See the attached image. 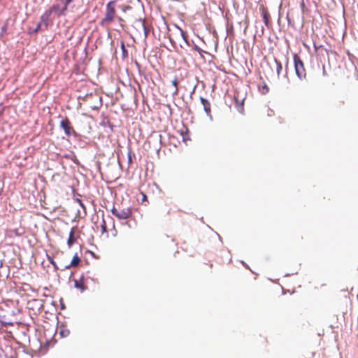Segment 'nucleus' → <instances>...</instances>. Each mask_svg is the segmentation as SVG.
<instances>
[{"label":"nucleus","mask_w":358,"mask_h":358,"mask_svg":"<svg viewBox=\"0 0 358 358\" xmlns=\"http://www.w3.org/2000/svg\"><path fill=\"white\" fill-rule=\"evenodd\" d=\"M76 201L79 203V205H80V206L81 208H83V209H85V205H84V203H83V201H82V200H81V199H76Z\"/></svg>","instance_id":"c756f323"},{"label":"nucleus","mask_w":358,"mask_h":358,"mask_svg":"<svg viewBox=\"0 0 358 358\" xmlns=\"http://www.w3.org/2000/svg\"><path fill=\"white\" fill-rule=\"evenodd\" d=\"M274 62L276 64V72L278 76H280V73L282 69V65L280 61H278L275 57H274Z\"/></svg>","instance_id":"dca6fc26"},{"label":"nucleus","mask_w":358,"mask_h":358,"mask_svg":"<svg viewBox=\"0 0 358 358\" xmlns=\"http://www.w3.org/2000/svg\"><path fill=\"white\" fill-rule=\"evenodd\" d=\"M87 252L90 253V255L94 258V259H99V256H97L93 251H91L90 250H87Z\"/></svg>","instance_id":"c85d7f7f"},{"label":"nucleus","mask_w":358,"mask_h":358,"mask_svg":"<svg viewBox=\"0 0 358 358\" xmlns=\"http://www.w3.org/2000/svg\"><path fill=\"white\" fill-rule=\"evenodd\" d=\"M241 263L246 268H249V266L248 265L243 261H241Z\"/></svg>","instance_id":"4c0bfd02"},{"label":"nucleus","mask_w":358,"mask_h":358,"mask_svg":"<svg viewBox=\"0 0 358 358\" xmlns=\"http://www.w3.org/2000/svg\"><path fill=\"white\" fill-rule=\"evenodd\" d=\"M119 20H120V22L123 21V20L121 17H119Z\"/></svg>","instance_id":"3c124183"},{"label":"nucleus","mask_w":358,"mask_h":358,"mask_svg":"<svg viewBox=\"0 0 358 358\" xmlns=\"http://www.w3.org/2000/svg\"><path fill=\"white\" fill-rule=\"evenodd\" d=\"M180 134L182 136V141H185L187 140L186 136H187V134L186 132L184 133V132L182 131Z\"/></svg>","instance_id":"f704fd0d"},{"label":"nucleus","mask_w":358,"mask_h":358,"mask_svg":"<svg viewBox=\"0 0 358 358\" xmlns=\"http://www.w3.org/2000/svg\"><path fill=\"white\" fill-rule=\"evenodd\" d=\"M268 90H269L268 87L265 83H264V86H263L262 90V93L263 94H267L268 92Z\"/></svg>","instance_id":"b1692460"},{"label":"nucleus","mask_w":358,"mask_h":358,"mask_svg":"<svg viewBox=\"0 0 358 358\" xmlns=\"http://www.w3.org/2000/svg\"><path fill=\"white\" fill-rule=\"evenodd\" d=\"M136 22H140L141 24V27H142V29L143 31V35H144V42L146 43V41H147V38H148V34L150 32V29L147 27L145 22V20H143L142 18H139L136 20Z\"/></svg>","instance_id":"1a4fd4ad"},{"label":"nucleus","mask_w":358,"mask_h":358,"mask_svg":"<svg viewBox=\"0 0 358 358\" xmlns=\"http://www.w3.org/2000/svg\"><path fill=\"white\" fill-rule=\"evenodd\" d=\"M127 158H128V163L130 164L132 163V158L131 155V151L129 150L127 154Z\"/></svg>","instance_id":"7c9ffc66"},{"label":"nucleus","mask_w":358,"mask_h":358,"mask_svg":"<svg viewBox=\"0 0 358 358\" xmlns=\"http://www.w3.org/2000/svg\"><path fill=\"white\" fill-rule=\"evenodd\" d=\"M71 267H74L73 266H69V264L66 265L64 268H61L62 271L69 269Z\"/></svg>","instance_id":"c9c22d12"},{"label":"nucleus","mask_w":358,"mask_h":358,"mask_svg":"<svg viewBox=\"0 0 358 358\" xmlns=\"http://www.w3.org/2000/svg\"><path fill=\"white\" fill-rule=\"evenodd\" d=\"M89 96H92V94H86L85 96H83V97L81 96H79V99H82L83 101H85L86 99Z\"/></svg>","instance_id":"72a5a7b5"},{"label":"nucleus","mask_w":358,"mask_h":358,"mask_svg":"<svg viewBox=\"0 0 358 358\" xmlns=\"http://www.w3.org/2000/svg\"><path fill=\"white\" fill-rule=\"evenodd\" d=\"M42 25H44L45 29H47L49 25L48 21H42V20L40 19V22L36 23V27L34 29H32L31 27L29 28L28 34L33 35L34 34H37L42 29Z\"/></svg>","instance_id":"423d86ee"},{"label":"nucleus","mask_w":358,"mask_h":358,"mask_svg":"<svg viewBox=\"0 0 358 358\" xmlns=\"http://www.w3.org/2000/svg\"><path fill=\"white\" fill-rule=\"evenodd\" d=\"M169 41H170V42L171 43V44H172L173 45H176V42H175V41H174L172 38H171V37H170V38H169Z\"/></svg>","instance_id":"58836bf2"},{"label":"nucleus","mask_w":358,"mask_h":358,"mask_svg":"<svg viewBox=\"0 0 358 358\" xmlns=\"http://www.w3.org/2000/svg\"><path fill=\"white\" fill-rule=\"evenodd\" d=\"M59 126L66 136H73L75 138L80 136V135L74 130L70 120L67 117L63 118L60 121Z\"/></svg>","instance_id":"7ed1b4c3"},{"label":"nucleus","mask_w":358,"mask_h":358,"mask_svg":"<svg viewBox=\"0 0 358 358\" xmlns=\"http://www.w3.org/2000/svg\"><path fill=\"white\" fill-rule=\"evenodd\" d=\"M116 2V0H111L106 4L105 20H108V22H112L113 20L115 14V6Z\"/></svg>","instance_id":"20e7f679"},{"label":"nucleus","mask_w":358,"mask_h":358,"mask_svg":"<svg viewBox=\"0 0 358 358\" xmlns=\"http://www.w3.org/2000/svg\"><path fill=\"white\" fill-rule=\"evenodd\" d=\"M285 59H286V64H285V76L287 77L289 60H288L287 57H285Z\"/></svg>","instance_id":"2f4dec72"},{"label":"nucleus","mask_w":358,"mask_h":358,"mask_svg":"<svg viewBox=\"0 0 358 358\" xmlns=\"http://www.w3.org/2000/svg\"><path fill=\"white\" fill-rule=\"evenodd\" d=\"M200 101H201V103L203 106V110H204L206 115L209 117L210 121H213V116L211 115L210 101L207 99H206L203 96H200Z\"/></svg>","instance_id":"39448f33"},{"label":"nucleus","mask_w":358,"mask_h":358,"mask_svg":"<svg viewBox=\"0 0 358 358\" xmlns=\"http://www.w3.org/2000/svg\"><path fill=\"white\" fill-rule=\"evenodd\" d=\"M64 157L66 158V159H71V161H73L76 164H79V161L78 159H77L76 155L74 153H72V154H65L64 155Z\"/></svg>","instance_id":"4468645a"},{"label":"nucleus","mask_w":358,"mask_h":358,"mask_svg":"<svg viewBox=\"0 0 358 358\" xmlns=\"http://www.w3.org/2000/svg\"><path fill=\"white\" fill-rule=\"evenodd\" d=\"M4 358H17V357H14L13 356H8V355H5Z\"/></svg>","instance_id":"a19ab883"},{"label":"nucleus","mask_w":358,"mask_h":358,"mask_svg":"<svg viewBox=\"0 0 358 358\" xmlns=\"http://www.w3.org/2000/svg\"><path fill=\"white\" fill-rule=\"evenodd\" d=\"M106 22H108V20H105V17H104L101 20L99 24L101 26H103Z\"/></svg>","instance_id":"e433bc0d"},{"label":"nucleus","mask_w":358,"mask_h":358,"mask_svg":"<svg viewBox=\"0 0 358 358\" xmlns=\"http://www.w3.org/2000/svg\"><path fill=\"white\" fill-rule=\"evenodd\" d=\"M293 60L295 73L297 78L301 81L306 80V72L304 64L300 56L298 54L294 53L293 55Z\"/></svg>","instance_id":"f257e3e1"},{"label":"nucleus","mask_w":358,"mask_h":358,"mask_svg":"<svg viewBox=\"0 0 358 358\" xmlns=\"http://www.w3.org/2000/svg\"><path fill=\"white\" fill-rule=\"evenodd\" d=\"M80 261H81V259H80V257L78 256V253L76 252L73 255V257L69 264V266H73L74 267L78 266L80 264Z\"/></svg>","instance_id":"ddd939ff"},{"label":"nucleus","mask_w":358,"mask_h":358,"mask_svg":"<svg viewBox=\"0 0 358 358\" xmlns=\"http://www.w3.org/2000/svg\"><path fill=\"white\" fill-rule=\"evenodd\" d=\"M260 10L262 11V16L264 20V22L265 25L268 27L269 25L270 15L263 6L260 7Z\"/></svg>","instance_id":"9b49d317"},{"label":"nucleus","mask_w":358,"mask_h":358,"mask_svg":"<svg viewBox=\"0 0 358 358\" xmlns=\"http://www.w3.org/2000/svg\"><path fill=\"white\" fill-rule=\"evenodd\" d=\"M331 52L334 53V54H336V51H332L331 50Z\"/></svg>","instance_id":"603ef678"},{"label":"nucleus","mask_w":358,"mask_h":358,"mask_svg":"<svg viewBox=\"0 0 358 358\" xmlns=\"http://www.w3.org/2000/svg\"><path fill=\"white\" fill-rule=\"evenodd\" d=\"M194 50L195 51H196L198 53H199L200 55L202 54V52H203V50L200 48L196 44H194V47H193Z\"/></svg>","instance_id":"5701e85b"},{"label":"nucleus","mask_w":358,"mask_h":358,"mask_svg":"<svg viewBox=\"0 0 358 358\" xmlns=\"http://www.w3.org/2000/svg\"><path fill=\"white\" fill-rule=\"evenodd\" d=\"M120 48H121V50H122V58L123 59L127 58L128 57V50L125 47V44H124V41H121Z\"/></svg>","instance_id":"2eb2a0df"},{"label":"nucleus","mask_w":358,"mask_h":358,"mask_svg":"<svg viewBox=\"0 0 358 358\" xmlns=\"http://www.w3.org/2000/svg\"><path fill=\"white\" fill-rule=\"evenodd\" d=\"M12 232L17 236H21L24 234V231L20 229H14L12 230Z\"/></svg>","instance_id":"412c9836"},{"label":"nucleus","mask_w":358,"mask_h":358,"mask_svg":"<svg viewBox=\"0 0 358 358\" xmlns=\"http://www.w3.org/2000/svg\"><path fill=\"white\" fill-rule=\"evenodd\" d=\"M79 215H80V210H77V215L73 219H72L71 222H78V220H79V217H78Z\"/></svg>","instance_id":"cd10ccee"},{"label":"nucleus","mask_w":358,"mask_h":358,"mask_svg":"<svg viewBox=\"0 0 358 358\" xmlns=\"http://www.w3.org/2000/svg\"><path fill=\"white\" fill-rule=\"evenodd\" d=\"M2 266H3V262L1 260H0V267H2Z\"/></svg>","instance_id":"a18cd8bd"},{"label":"nucleus","mask_w":358,"mask_h":358,"mask_svg":"<svg viewBox=\"0 0 358 358\" xmlns=\"http://www.w3.org/2000/svg\"><path fill=\"white\" fill-rule=\"evenodd\" d=\"M48 259L49 262H50V263L53 266L54 269H55V271H57V270H59V268L58 267V266H57V263L55 262V260L53 259V258H52V257H50V256H48Z\"/></svg>","instance_id":"a211bd4d"},{"label":"nucleus","mask_w":358,"mask_h":358,"mask_svg":"<svg viewBox=\"0 0 358 358\" xmlns=\"http://www.w3.org/2000/svg\"><path fill=\"white\" fill-rule=\"evenodd\" d=\"M73 272H71V275H70V276H69V280H72V277H73Z\"/></svg>","instance_id":"79ce46f5"},{"label":"nucleus","mask_w":358,"mask_h":358,"mask_svg":"<svg viewBox=\"0 0 358 358\" xmlns=\"http://www.w3.org/2000/svg\"><path fill=\"white\" fill-rule=\"evenodd\" d=\"M323 75L325 76L326 75V71L324 70V67H323Z\"/></svg>","instance_id":"c03bdc74"},{"label":"nucleus","mask_w":358,"mask_h":358,"mask_svg":"<svg viewBox=\"0 0 358 358\" xmlns=\"http://www.w3.org/2000/svg\"><path fill=\"white\" fill-rule=\"evenodd\" d=\"M99 103L98 105H94V106L91 107L92 108V110H98L101 107V106H102V97L99 96Z\"/></svg>","instance_id":"aec40b11"},{"label":"nucleus","mask_w":358,"mask_h":358,"mask_svg":"<svg viewBox=\"0 0 358 358\" xmlns=\"http://www.w3.org/2000/svg\"><path fill=\"white\" fill-rule=\"evenodd\" d=\"M66 12V8H61L59 4L54 3L52 6L46 10L41 16L42 21H49L52 13H55L57 16L64 15Z\"/></svg>","instance_id":"f03ea898"},{"label":"nucleus","mask_w":358,"mask_h":358,"mask_svg":"<svg viewBox=\"0 0 358 358\" xmlns=\"http://www.w3.org/2000/svg\"><path fill=\"white\" fill-rule=\"evenodd\" d=\"M296 273H297V272L292 273V275H294V274H296Z\"/></svg>","instance_id":"5fc2aeb1"},{"label":"nucleus","mask_w":358,"mask_h":358,"mask_svg":"<svg viewBox=\"0 0 358 358\" xmlns=\"http://www.w3.org/2000/svg\"><path fill=\"white\" fill-rule=\"evenodd\" d=\"M131 9V7L129 6V5H127V6H122V10L125 13L127 12V10Z\"/></svg>","instance_id":"bb28decb"},{"label":"nucleus","mask_w":358,"mask_h":358,"mask_svg":"<svg viewBox=\"0 0 358 358\" xmlns=\"http://www.w3.org/2000/svg\"><path fill=\"white\" fill-rule=\"evenodd\" d=\"M3 114V110H0V116Z\"/></svg>","instance_id":"de8ad7c7"},{"label":"nucleus","mask_w":358,"mask_h":358,"mask_svg":"<svg viewBox=\"0 0 358 358\" xmlns=\"http://www.w3.org/2000/svg\"><path fill=\"white\" fill-rule=\"evenodd\" d=\"M73 281L74 282V287L80 289L82 292L85 291L87 289V287L84 285L85 282V275L84 273L81 275L80 278L78 280L73 279Z\"/></svg>","instance_id":"0eeeda50"},{"label":"nucleus","mask_w":358,"mask_h":358,"mask_svg":"<svg viewBox=\"0 0 358 358\" xmlns=\"http://www.w3.org/2000/svg\"><path fill=\"white\" fill-rule=\"evenodd\" d=\"M270 111H271V113H268V115L271 116L272 113H273V111L272 110H271Z\"/></svg>","instance_id":"37998d69"},{"label":"nucleus","mask_w":358,"mask_h":358,"mask_svg":"<svg viewBox=\"0 0 358 358\" xmlns=\"http://www.w3.org/2000/svg\"><path fill=\"white\" fill-rule=\"evenodd\" d=\"M60 308L62 310H64L66 308V306L64 303L63 302L62 299H60Z\"/></svg>","instance_id":"473e14b6"},{"label":"nucleus","mask_w":358,"mask_h":358,"mask_svg":"<svg viewBox=\"0 0 358 358\" xmlns=\"http://www.w3.org/2000/svg\"><path fill=\"white\" fill-rule=\"evenodd\" d=\"M76 71H78V69H79V66H78V65H76Z\"/></svg>","instance_id":"49530a36"},{"label":"nucleus","mask_w":358,"mask_h":358,"mask_svg":"<svg viewBox=\"0 0 358 358\" xmlns=\"http://www.w3.org/2000/svg\"><path fill=\"white\" fill-rule=\"evenodd\" d=\"M291 274H289V273H287V274L285 275V276H289Z\"/></svg>","instance_id":"8fccbe9b"},{"label":"nucleus","mask_w":358,"mask_h":358,"mask_svg":"<svg viewBox=\"0 0 358 358\" xmlns=\"http://www.w3.org/2000/svg\"><path fill=\"white\" fill-rule=\"evenodd\" d=\"M217 236H219V239H220V241H222L221 236H220V235H219V234H217Z\"/></svg>","instance_id":"09e8293b"},{"label":"nucleus","mask_w":358,"mask_h":358,"mask_svg":"<svg viewBox=\"0 0 358 358\" xmlns=\"http://www.w3.org/2000/svg\"><path fill=\"white\" fill-rule=\"evenodd\" d=\"M70 331L69 329H62L59 332L61 337L64 338L69 335Z\"/></svg>","instance_id":"4be33fe9"},{"label":"nucleus","mask_w":358,"mask_h":358,"mask_svg":"<svg viewBox=\"0 0 358 358\" xmlns=\"http://www.w3.org/2000/svg\"><path fill=\"white\" fill-rule=\"evenodd\" d=\"M111 213L117 217V215L118 214L119 211L115 208V207L113 206L112 209L110 210Z\"/></svg>","instance_id":"393cba45"},{"label":"nucleus","mask_w":358,"mask_h":358,"mask_svg":"<svg viewBox=\"0 0 358 358\" xmlns=\"http://www.w3.org/2000/svg\"><path fill=\"white\" fill-rule=\"evenodd\" d=\"M2 194V189L0 190V196Z\"/></svg>","instance_id":"864d4df0"},{"label":"nucleus","mask_w":358,"mask_h":358,"mask_svg":"<svg viewBox=\"0 0 358 358\" xmlns=\"http://www.w3.org/2000/svg\"><path fill=\"white\" fill-rule=\"evenodd\" d=\"M76 227L77 226L73 227L69 232V238L67 240V245L69 248L72 247V245L76 241V238L74 237V232Z\"/></svg>","instance_id":"9d476101"},{"label":"nucleus","mask_w":358,"mask_h":358,"mask_svg":"<svg viewBox=\"0 0 358 358\" xmlns=\"http://www.w3.org/2000/svg\"><path fill=\"white\" fill-rule=\"evenodd\" d=\"M177 85H178V79H177V78H175L174 80H172V85H173L176 87L175 93H176L177 90H178Z\"/></svg>","instance_id":"a878e982"},{"label":"nucleus","mask_w":358,"mask_h":358,"mask_svg":"<svg viewBox=\"0 0 358 358\" xmlns=\"http://www.w3.org/2000/svg\"><path fill=\"white\" fill-rule=\"evenodd\" d=\"M132 212L130 208H123L117 215L119 220H126L131 216Z\"/></svg>","instance_id":"6e6552de"},{"label":"nucleus","mask_w":358,"mask_h":358,"mask_svg":"<svg viewBox=\"0 0 358 358\" xmlns=\"http://www.w3.org/2000/svg\"><path fill=\"white\" fill-rule=\"evenodd\" d=\"M235 99V101H236V110L240 113H243V110H244V107H243V104H244V100L245 99L243 98V99H241V101H239L237 97H234Z\"/></svg>","instance_id":"f8f14e48"},{"label":"nucleus","mask_w":358,"mask_h":358,"mask_svg":"<svg viewBox=\"0 0 358 358\" xmlns=\"http://www.w3.org/2000/svg\"><path fill=\"white\" fill-rule=\"evenodd\" d=\"M101 229L102 234L106 233L108 231L107 227H106V221H105L103 217L102 219V222H101Z\"/></svg>","instance_id":"6ab92c4d"},{"label":"nucleus","mask_w":358,"mask_h":358,"mask_svg":"<svg viewBox=\"0 0 358 358\" xmlns=\"http://www.w3.org/2000/svg\"><path fill=\"white\" fill-rule=\"evenodd\" d=\"M175 27H176V28L177 29H178V30L180 31V33L181 34V30H182V29H181V27H179V26H178V25H177V24H175Z\"/></svg>","instance_id":"ea45409f"},{"label":"nucleus","mask_w":358,"mask_h":358,"mask_svg":"<svg viewBox=\"0 0 358 358\" xmlns=\"http://www.w3.org/2000/svg\"><path fill=\"white\" fill-rule=\"evenodd\" d=\"M180 36H181L182 38L183 39V41H185V43H186V45L188 46H190L191 43H190V41L188 40V36H187V33L185 31H184L183 30H181Z\"/></svg>","instance_id":"f3484780"}]
</instances>
